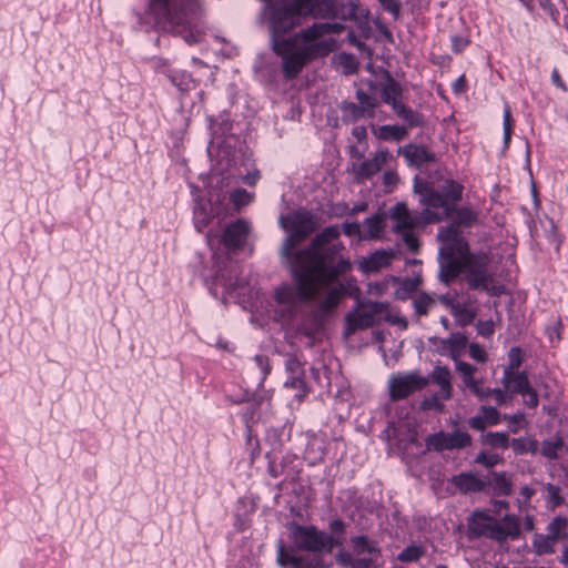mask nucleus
Instances as JSON below:
<instances>
[{"label":"nucleus","mask_w":568,"mask_h":568,"mask_svg":"<svg viewBox=\"0 0 568 568\" xmlns=\"http://www.w3.org/2000/svg\"><path fill=\"white\" fill-rule=\"evenodd\" d=\"M402 98V89L399 84L395 82H390L386 84L382 90V99L383 101L390 105L392 109H396L397 105H400L403 102L400 100Z\"/></svg>","instance_id":"nucleus-30"},{"label":"nucleus","mask_w":568,"mask_h":568,"mask_svg":"<svg viewBox=\"0 0 568 568\" xmlns=\"http://www.w3.org/2000/svg\"><path fill=\"white\" fill-rule=\"evenodd\" d=\"M261 19L268 26L273 51L282 57L284 75L296 77L304 65L320 57H325L336 49L333 38L345 26L338 22H316L290 38L286 33L301 24L304 16L332 18L336 14L335 0H265Z\"/></svg>","instance_id":"nucleus-1"},{"label":"nucleus","mask_w":568,"mask_h":568,"mask_svg":"<svg viewBox=\"0 0 568 568\" xmlns=\"http://www.w3.org/2000/svg\"><path fill=\"white\" fill-rule=\"evenodd\" d=\"M477 368L469 363H459L458 373L463 379L464 385L479 399L485 400L493 395L489 387L483 386L481 379L474 377Z\"/></svg>","instance_id":"nucleus-15"},{"label":"nucleus","mask_w":568,"mask_h":568,"mask_svg":"<svg viewBox=\"0 0 568 568\" xmlns=\"http://www.w3.org/2000/svg\"><path fill=\"white\" fill-rule=\"evenodd\" d=\"M501 383L504 387L510 390L513 394L525 395V393L531 387L528 376L525 372H510V369H504Z\"/></svg>","instance_id":"nucleus-20"},{"label":"nucleus","mask_w":568,"mask_h":568,"mask_svg":"<svg viewBox=\"0 0 568 568\" xmlns=\"http://www.w3.org/2000/svg\"><path fill=\"white\" fill-rule=\"evenodd\" d=\"M291 538L296 548L313 554L321 551L329 552L333 548V538L314 526H292Z\"/></svg>","instance_id":"nucleus-10"},{"label":"nucleus","mask_w":568,"mask_h":568,"mask_svg":"<svg viewBox=\"0 0 568 568\" xmlns=\"http://www.w3.org/2000/svg\"><path fill=\"white\" fill-rule=\"evenodd\" d=\"M428 383L429 378L417 372L393 374L388 381L389 396L393 400L404 399L425 388Z\"/></svg>","instance_id":"nucleus-11"},{"label":"nucleus","mask_w":568,"mask_h":568,"mask_svg":"<svg viewBox=\"0 0 568 568\" xmlns=\"http://www.w3.org/2000/svg\"><path fill=\"white\" fill-rule=\"evenodd\" d=\"M420 284L418 277H408L400 282L399 287L395 292V296L398 300H406L414 293Z\"/></svg>","instance_id":"nucleus-38"},{"label":"nucleus","mask_w":568,"mask_h":568,"mask_svg":"<svg viewBox=\"0 0 568 568\" xmlns=\"http://www.w3.org/2000/svg\"><path fill=\"white\" fill-rule=\"evenodd\" d=\"M540 8L547 13L551 20L558 23L559 20V11L556 6L551 2V0H539Z\"/></svg>","instance_id":"nucleus-52"},{"label":"nucleus","mask_w":568,"mask_h":568,"mask_svg":"<svg viewBox=\"0 0 568 568\" xmlns=\"http://www.w3.org/2000/svg\"><path fill=\"white\" fill-rule=\"evenodd\" d=\"M438 240L442 243L439 278L445 284H449L460 273H465L470 288L489 292L494 282L493 275L488 271L489 254L470 253L467 241L457 232L455 225L442 229L438 232Z\"/></svg>","instance_id":"nucleus-3"},{"label":"nucleus","mask_w":568,"mask_h":568,"mask_svg":"<svg viewBox=\"0 0 568 568\" xmlns=\"http://www.w3.org/2000/svg\"><path fill=\"white\" fill-rule=\"evenodd\" d=\"M493 484L498 495H510L513 485L506 473H495Z\"/></svg>","instance_id":"nucleus-42"},{"label":"nucleus","mask_w":568,"mask_h":568,"mask_svg":"<svg viewBox=\"0 0 568 568\" xmlns=\"http://www.w3.org/2000/svg\"><path fill=\"white\" fill-rule=\"evenodd\" d=\"M423 407L424 408H436V409H442L443 408V404L439 403L437 396H433L432 398H427L423 402Z\"/></svg>","instance_id":"nucleus-62"},{"label":"nucleus","mask_w":568,"mask_h":568,"mask_svg":"<svg viewBox=\"0 0 568 568\" xmlns=\"http://www.w3.org/2000/svg\"><path fill=\"white\" fill-rule=\"evenodd\" d=\"M392 258V252L378 250L361 262V268L366 273L377 272L384 267H387L390 264Z\"/></svg>","instance_id":"nucleus-25"},{"label":"nucleus","mask_w":568,"mask_h":568,"mask_svg":"<svg viewBox=\"0 0 568 568\" xmlns=\"http://www.w3.org/2000/svg\"><path fill=\"white\" fill-rule=\"evenodd\" d=\"M356 97H357V100L359 101V106H364L366 114L368 116H373L374 109L376 106L375 98L371 97L369 94H367L363 91H357Z\"/></svg>","instance_id":"nucleus-48"},{"label":"nucleus","mask_w":568,"mask_h":568,"mask_svg":"<svg viewBox=\"0 0 568 568\" xmlns=\"http://www.w3.org/2000/svg\"><path fill=\"white\" fill-rule=\"evenodd\" d=\"M285 366H286V369L291 373V375L303 374L301 363L295 357H288L286 359Z\"/></svg>","instance_id":"nucleus-58"},{"label":"nucleus","mask_w":568,"mask_h":568,"mask_svg":"<svg viewBox=\"0 0 568 568\" xmlns=\"http://www.w3.org/2000/svg\"><path fill=\"white\" fill-rule=\"evenodd\" d=\"M556 541L547 535L537 534L532 540V547L536 554L546 555L555 551Z\"/></svg>","instance_id":"nucleus-35"},{"label":"nucleus","mask_w":568,"mask_h":568,"mask_svg":"<svg viewBox=\"0 0 568 568\" xmlns=\"http://www.w3.org/2000/svg\"><path fill=\"white\" fill-rule=\"evenodd\" d=\"M381 6L389 12L394 19H397L400 13V3L399 0H377Z\"/></svg>","instance_id":"nucleus-51"},{"label":"nucleus","mask_w":568,"mask_h":568,"mask_svg":"<svg viewBox=\"0 0 568 568\" xmlns=\"http://www.w3.org/2000/svg\"><path fill=\"white\" fill-rule=\"evenodd\" d=\"M230 200L234 207L240 210L253 201V194L244 189H236L230 194Z\"/></svg>","instance_id":"nucleus-43"},{"label":"nucleus","mask_w":568,"mask_h":568,"mask_svg":"<svg viewBox=\"0 0 568 568\" xmlns=\"http://www.w3.org/2000/svg\"><path fill=\"white\" fill-rule=\"evenodd\" d=\"M382 321L402 328L407 327L406 318L397 311L390 308L388 303L367 300L358 302L356 308L346 315V334L369 328Z\"/></svg>","instance_id":"nucleus-7"},{"label":"nucleus","mask_w":568,"mask_h":568,"mask_svg":"<svg viewBox=\"0 0 568 568\" xmlns=\"http://www.w3.org/2000/svg\"><path fill=\"white\" fill-rule=\"evenodd\" d=\"M149 10L158 24H168L187 44H194L202 40L203 23L200 0H149Z\"/></svg>","instance_id":"nucleus-4"},{"label":"nucleus","mask_w":568,"mask_h":568,"mask_svg":"<svg viewBox=\"0 0 568 568\" xmlns=\"http://www.w3.org/2000/svg\"><path fill=\"white\" fill-rule=\"evenodd\" d=\"M277 562L282 567L292 566L293 568H311L321 562L317 556H295L291 554L282 541L277 545Z\"/></svg>","instance_id":"nucleus-17"},{"label":"nucleus","mask_w":568,"mask_h":568,"mask_svg":"<svg viewBox=\"0 0 568 568\" xmlns=\"http://www.w3.org/2000/svg\"><path fill=\"white\" fill-rule=\"evenodd\" d=\"M562 445L564 443L560 437L544 440L541 445V455L549 459H556L558 457V452L562 448Z\"/></svg>","instance_id":"nucleus-41"},{"label":"nucleus","mask_w":568,"mask_h":568,"mask_svg":"<svg viewBox=\"0 0 568 568\" xmlns=\"http://www.w3.org/2000/svg\"><path fill=\"white\" fill-rule=\"evenodd\" d=\"M501 414L494 406L483 405L478 413L468 419L470 428L483 432L489 426H495L500 423Z\"/></svg>","instance_id":"nucleus-19"},{"label":"nucleus","mask_w":568,"mask_h":568,"mask_svg":"<svg viewBox=\"0 0 568 568\" xmlns=\"http://www.w3.org/2000/svg\"><path fill=\"white\" fill-rule=\"evenodd\" d=\"M414 190L424 207L420 212L423 224H430L443 221L454 212L462 199L464 186L454 180H446L440 190L424 182H416Z\"/></svg>","instance_id":"nucleus-5"},{"label":"nucleus","mask_w":568,"mask_h":568,"mask_svg":"<svg viewBox=\"0 0 568 568\" xmlns=\"http://www.w3.org/2000/svg\"><path fill=\"white\" fill-rule=\"evenodd\" d=\"M248 232V223L243 220H237L226 226L222 237L223 243L227 248H240L245 244Z\"/></svg>","instance_id":"nucleus-18"},{"label":"nucleus","mask_w":568,"mask_h":568,"mask_svg":"<svg viewBox=\"0 0 568 568\" xmlns=\"http://www.w3.org/2000/svg\"><path fill=\"white\" fill-rule=\"evenodd\" d=\"M470 443V435L467 432L459 429L453 433L439 432L429 435L426 439L427 446L437 452L465 448L469 446Z\"/></svg>","instance_id":"nucleus-12"},{"label":"nucleus","mask_w":568,"mask_h":568,"mask_svg":"<svg viewBox=\"0 0 568 568\" xmlns=\"http://www.w3.org/2000/svg\"><path fill=\"white\" fill-rule=\"evenodd\" d=\"M170 79L171 82L183 93L194 88V81L186 72H174L170 75Z\"/></svg>","instance_id":"nucleus-40"},{"label":"nucleus","mask_w":568,"mask_h":568,"mask_svg":"<svg viewBox=\"0 0 568 568\" xmlns=\"http://www.w3.org/2000/svg\"><path fill=\"white\" fill-rule=\"evenodd\" d=\"M484 442L491 448L506 449L510 445L509 436L505 432H491L486 434Z\"/></svg>","instance_id":"nucleus-37"},{"label":"nucleus","mask_w":568,"mask_h":568,"mask_svg":"<svg viewBox=\"0 0 568 568\" xmlns=\"http://www.w3.org/2000/svg\"><path fill=\"white\" fill-rule=\"evenodd\" d=\"M523 402L528 408L532 409L539 405L537 390L532 386L523 395Z\"/></svg>","instance_id":"nucleus-55"},{"label":"nucleus","mask_w":568,"mask_h":568,"mask_svg":"<svg viewBox=\"0 0 568 568\" xmlns=\"http://www.w3.org/2000/svg\"><path fill=\"white\" fill-rule=\"evenodd\" d=\"M408 135V130L405 125L386 124L378 128L376 136L384 141L400 142Z\"/></svg>","instance_id":"nucleus-27"},{"label":"nucleus","mask_w":568,"mask_h":568,"mask_svg":"<svg viewBox=\"0 0 568 568\" xmlns=\"http://www.w3.org/2000/svg\"><path fill=\"white\" fill-rule=\"evenodd\" d=\"M567 527V519L557 516L547 526V536L552 538L555 541L566 538L565 529Z\"/></svg>","instance_id":"nucleus-36"},{"label":"nucleus","mask_w":568,"mask_h":568,"mask_svg":"<svg viewBox=\"0 0 568 568\" xmlns=\"http://www.w3.org/2000/svg\"><path fill=\"white\" fill-rule=\"evenodd\" d=\"M551 82L554 83V85H556L557 88H560L562 91L567 90L566 84L562 81V79L559 74V71L557 69H554L551 72Z\"/></svg>","instance_id":"nucleus-61"},{"label":"nucleus","mask_w":568,"mask_h":568,"mask_svg":"<svg viewBox=\"0 0 568 568\" xmlns=\"http://www.w3.org/2000/svg\"><path fill=\"white\" fill-rule=\"evenodd\" d=\"M285 386L295 388L300 392L296 394L298 400H301L306 395V385L303 374L291 375L285 382Z\"/></svg>","instance_id":"nucleus-46"},{"label":"nucleus","mask_w":568,"mask_h":568,"mask_svg":"<svg viewBox=\"0 0 568 568\" xmlns=\"http://www.w3.org/2000/svg\"><path fill=\"white\" fill-rule=\"evenodd\" d=\"M343 232L347 236H358L359 239H362V234H363L362 224H359L357 222L344 223Z\"/></svg>","instance_id":"nucleus-57"},{"label":"nucleus","mask_w":568,"mask_h":568,"mask_svg":"<svg viewBox=\"0 0 568 568\" xmlns=\"http://www.w3.org/2000/svg\"><path fill=\"white\" fill-rule=\"evenodd\" d=\"M477 333L483 337H490L494 334L495 327L494 322L491 320L489 321H478L477 325Z\"/></svg>","instance_id":"nucleus-56"},{"label":"nucleus","mask_w":568,"mask_h":568,"mask_svg":"<svg viewBox=\"0 0 568 568\" xmlns=\"http://www.w3.org/2000/svg\"><path fill=\"white\" fill-rule=\"evenodd\" d=\"M504 419L508 422L510 433L517 434L520 428L527 425L524 412H517L513 415H504Z\"/></svg>","instance_id":"nucleus-45"},{"label":"nucleus","mask_w":568,"mask_h":568,"mask_svg":"<svg viewBox=\"0 0 568 568\" xmlns=\"http://www.w3.org/2000/svg\"><path fill=\"white\" fill-rule=\"evenodd\" d=\"M342 110V120L344 122H355L361 118H364L366 114L365 108L359 106L353 102L343 103L341 106Z\"/></svg>","instance_id":"nucleus-34"},{"label":"nucleus","mask_w":568,"mask_h":568,"mask_svg":"<svg viewBox=\"0 0 568 568\" xmlns=\"http://www.w3.org/2000/svg\"><path fill=\"white\" fill-rule=\"evenodd\" d=\"M425 555V548L420 545H409L407 546L398 556V560L402 562H413L417 561L420 557Z\"/></svg>","instance_id":"nucleus-39"},{"label":"nucleus","mask_w":568,"mask_h":568,"mask_svg":"<svg viewBox=\"0 0 568 568\" xmlns=\"http://www.w3.org/2000/svg\"><path fill=\"white\" fill-rule=\"evenodd\" d=\"M352 134L358 140L362 141L366 138V128L364 125H356L352 130Z\"/></svg>","instance_id":"nucleus-63"},{"label":"nucleus","mask_w":568,"mask_h":568,"mask_svg":"<svg viewBox=\"0 0 568 568\" xmlns=\"http://www.w3.org/2000/svg\"><path fill=\"white\" fill-rule=\"evenodd\" d=\"M399 153L404 155L407 162L412 165L422 166L434 160V155L424 146L408 144L400 148Z\"/></svg>","instance_id":"nucleus-24"},{"label":"nucleus","mask_w":568,"mask_h":568,"mask_svg":"<svg viewBox=\"0 0 568 568\" xmlns=\"http://www.w3.org/2000/svg\"><path fill=\"white\" fill-rule=\"evenodd\" d=\"M392 159L387 149L378 150L372 159L353 165V173L356 180L362 181L377 174L382 168Z\"/></svg>","instance_id":"nucleus-14"},{"label":"nucleus","mask_w":568,"mask_h":568,"mask_svg":"<svg viewBox=\"0 0 568 568\" xmlns=\"http://www.w3.org/2000/svg\"><path fill=\"white\" fill-rule=\"evenodd\" d=\"M337 278H335L333 282H331L328 285H325V286H322L320 288L318 292H321L323 288L325 287H329L325 297L321 301L320 305H318V308H320V312H322L323 314H326L331 311H333L337 305L338 303L341 302V300L345 296L346 294V288L345 286L342 284V283H337L335 285H332ZM320 294V293H317ZM318 295H316L314 297V300L317 297ZM313 301V298H312ZM308 302H311V300H308ZM307 303V301L305 302H302L301 303V307H303V305ZM302 312V308H300L298 313L295 315V317Z\"/></svg>","instance_id":"nucleus-16"},{"label":"nucleus","mask_w":568,"mask_h":568,"mask_svg":"<svg viewBox=\"0 0 568 568\" xmlns=\"http://www.w3.org/2000/svg\"><path fill=\"white\" fill-rule=\"evenodd\" d=\"M450 313L455 317L456 323L459 326H466L470 324L476 317L475 310L469 308L462 303H458L456 306H452Z\"/></svg>","instance_id":"nucleus-31"},{"label":"nucleus","mask_w":568,"mask_h":568,"mask_svg":"<svg viewBox=\"0 0 568 568\" xmlns=\"http://www.w3.org/2000/svg\"><path fill=\"white\" fill-rule=\"evenodd\" d=\"M356 558L349 559L352 568H375V561L379 556L377 548L371 545L364 536H357L352 539Z\"/></svg>","instance_id":"nucleus-13"},{"label":"nucleus","mask_w":568,"mask_h":568,"mask_svg":"<svg viewBox=\"0 0 568 568\" xmlns=\"http://www.w3.org/2000/svg\"><path fill=\"white\" fill-rule=\"evenodd\" d=\"M466 89V80L465 77L462 75L458 79L455 80L453 83V90L455 93H460Z\"/></svg>","instance_id":"nucleus-64"},{"label":"nucleus","mask_w":568,"mask_h":568,"mask_svg":"<svg viewBox=\"0 0 568 568\" xmlns=\"http://www.w3.org/2000/svg\"><path fill=\"white\" fill-rule=\"evenodd\" d=\"M394 113L406 123V128H418L424 124V116L422 113L413 110L405 103L397 105L396 109L393 110Z\"/></svg>","instance_id":"nucleus-28"},{"label":"nucleus","mask_w":568,"mask_h":568,"mask_svg":"<svg viewBox=\"0 0 568 568\" xmlns=\"http://www.w3.org/2000/svg\"><path fill=\"white\" fill-rule=\"evenodd\" d=\"M469 356L477 363H485L488 359L486 349L478 343L469 344Z\"/></svg>","instance_id":"nucleus-49"},{"label":"nucleus","mask_w":568,"mask_h":568,"mask_svg":"<svg viewBox=\"0 0 568 568\" xmlns=\"http://www.w3.org/2000/svg\"><path fill=\"white\" fill-rule=\"evenodd\" d=\"M254 363L261 371V379L264 381L271 371L268 358L264 355H255Z\"/></svg>","instance_id":"nucleus-54"},{"label":"nucleus","mask_w":568,"mask_h":568,"mask_svg":"<svg viewBox=\"0 0 568 568\" xmlns=\"http://www.w3.org/2000/svg\"><path fill=\"white\" fill-rule=\"evenodd\" d=\"M499 460L500 458L496 454H487L485 452H480L476 457V462L486 467H494Z\"/></svg>","instance_id":"nucleus-50"},{"label":"nucleus","mask_w":568,"mask_h":568,"mask_svg":"<svg viewBox=\"0 0 568 568\" xmlns=\"http://www.w3.org/2000/svg\"><path fill=\"white\" fill-rule=\"evenodd\" d=\"M477 223L478 212L468 206H463L456 211V217L449 226L455 225L457 232L463 236L462 232L459 231V226L471 227Z\"/></svg>","instance_id":"nucleus-29"},{"label":"nucleus","mask_w":568,"mask_h":568,"mask_svg":"<svg viewBox=\"0 0 568 568\" xmlns=\"http://www.w3.org/2000/svg\"><path fill=\"white\" fill-rule=\"evenodd\" d=\"M442 344L446 349H448L449 355L455 363V368L458 372V364L465 363L460 359V356L468 345L467 336L462 333H454L448 338L443 339Z\"/></svg>","instance_id":"nucleus-22"},{"label":"nucleus","mask_w":568,"mask_h":568,"mask_svg":"<svg viewBox=\"0 0 568 568\" xmlns=\"http://www.w3.org/2000/svg\"><path fill=\"white\" fill-rule=\"evenodd\" d=\"M282 227L288 232L282 248L281 255L292 272V257L295 255V247L308 237L316 229L314 216L306 211H297L281 216Z\"/></svg>","instance_id":"nucleus-8"},{"label":"nucleus","mask_w":568,"mask_h":568,"mask_svg":"<svg viewBox=\"0 0 568 568\" xmlns=\"http://www.w3.org/2000/svg\"><path fill=\"white\" fill-rule=\"evenodd\" d=\"M506 390L507 389L505 387H504V389H501V388H493L491 389V392H493L491 396H494L495 403L498 406H501L506 403V399H507Z\"/></svg>","instance_id":"nucleus-60"},{"label":"nucleus","mask_w":568,"mask_h":568,"mask_svg":"<svg viewBox=\"0 0 568 568\" xmlns=\"http://www.w3.org/2000/svg\"><path fill=\"white\" fill-rule=\"evenodd\" d=\"M389 216L394 222L393 232L402 236L409 251L416 252L419 247V241L414 230L423 223L420 214L413 215L407 205L399 202L390 209Z\"/></svg>","instance_id":"nucleus-9"},{"label":"nucleus","mask_w":568,"mask_h":568,"mask_svg":"<svg viewBox=\"0 0 568 568\" xmlns=\"http://www.w3.org/2000/svg\"><path fill=\"white\" fill-rule=\"evenodd\" d=\"M503 126H504V144L507 148L510 142L511 133H513V129H514V120L511 116V111H510L509 105H507V104L505 105L504 112H503Z\"/></svg>","instance_id":"nucleus-44"},{"label":"nucleus","mask_w":568,"mask_h":568,"mask_svg":"<svg viewBox=\"0 0 568 568\" xmlns=\"http://www.w3.org/2000/svg\"><path fill=\"white\" fill-rule=\"evenodd\" d=\"M436 305H437L436 298H434L433 296H430L427 293H423V294L418 295L413 301V306H414L415 313L418 316L427 315L428 312H430Z\"/></svg>","instance_id":"nucleus-33"},{"label":"nucleus","mask_w":568,"mask_h":568,"mask_svg":"<svg viewBox=\"0 0 568 568\" xmlns=\"http://www.w3.org/2000/svg\"><path fill=\"white\" fill-rule=\"evenodd\" d=\"M452 484L462 493H476L486 488L488 481L479 478L473 473H460L453 476Z\"/></svg>","instance_id":"nucleus-21"},{"label":"nucleus","mask_w":568,"mask_h":568,"mask_svg":"<svg viewBox=\"0 0 568 568\" xmlns=\"http://www.w3.org/2000/svg\"><path fill=\"white\" fill-rule=\"evenodd\" d=\"M428 378L429 382L435 383L440 388L442 399L447 400L452 397V373L446 366H435Z\"/></svg>","instance_id":"nucleus-23"},{"label":"nucleus","mask_w":568,"mask_h":568,"mask_svg":"<svg viewBox=\"0 0 568 568\" xmlns=\"http://www.w3.org/2000/svg\"><path fill=\"white\" fill-rule=\"evenodd\" d=\"M510 446L516 455H523L526 453L536 454L538 450V443L535 439L527 437L513 438Z\"/></svg>","instance_id":"nucleus-32"},{"label":"nucleus","mask_w":568,"mask_h":568,"mask_svg":"<svg viewBox=\"0 0 568 568\" xmlns=\"http://www.w3.org/2000/svg\"><path fill=\"white\" fill-rule=\"evenodd\" d=\"M546 489L554 504L559 505L561 503L560 488L555 485L548 484Z\"/></svg>","instance_id":"nucleus-59"},{"label":"nucleus","mask_w":568,"mask_h":568,"mask_svg":"<svg viewBox=\"0 0 568 568\" xmlns=\"http://www.w3.org/2000/svg\"><path fill=\"white\" fill-rule=\"evenodd\" d=\"M385 227L384 219L379 214H375L365 219L362 223L363 234L362 240H374L381 236Z\"/></svg>","instance_id":"nucleus-26"},{"label":"nucleus","mask_w":568,"mask_h":568,"mask_svg":"<svg viewBox=\"0 0 568 568\" xmlns=\"http://www.w3.org/2000/svg\"><path fill=\"white\" fill-rule=\"evenodd\" d=\"M211 215L201 206L194 209V225L199 232H202L210 223Z\"/></svg>","instance_id":"nucleus-47"},{"label":"nucleus","mask_w":568,"mask_h":568,"mask_svg":"<svg viewBox=\"0 0 568 568\" xmlns=\"http://www.w3.org/2000/svg\"><path fill=\"white\" fill-rule=\"evenodd\" d=\"M469 537L489 538L498 542L516 539L520 535V521L515 515H505L498 520L487 510H474L467 520Z\"/></svg>","instance_id":"nucleus-6"},{"label":"nucleus","mask_w":568,"mask_h":568,"mask_svg":"<svg viewBox=\"0 0 568 568\" xmlns=\"http://www.w3.org/2000/svg\"><path fill=\"white\" fill-rule=\"evenodd\" d=\"M509 365L505 369H517L521 365V351L518 347H513L508 355Z\"/></svg>","instance_id":"nucleus-53"},{"label":"nucleus","mask_w":568,"mask_h":568,"mask_svg":"<svg viewBox=\"0 0 568 568\" xmlns=\"http://www.w3.org/2000/svg\"><path fill=\"white\" fill-rule=\"evenodd\" d=\"M341 235L338 225H331L318 233L311 244L296 251L292 257L294 285L285 283L274 290L268 316L282 324H291L301 303L314 298L322 286L328 285L351 268L348 261L334 263L328 245Z\"/></svg>","instance_id":"nucleus-2"}]
</instances>
